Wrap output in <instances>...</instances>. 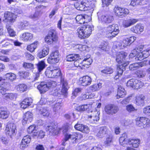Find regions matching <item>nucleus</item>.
Instances as JSON below:
<instances>
[{
	"instance_id": "48",
	"label": "nucleus",
	"mask_w": 150,
	"mask_h": 150,
	"mask_svg": "<svg viewBox=\"0 0 150 150\" xmlns=\"http://www.w3.org/2000/svg\"><path fill=\"white\" fill-rule=\"evenodd\" d=\"M15 96L13 93H6L3 96V98L6 100L13 99Z\"/></svg>"
},
{
	"instance_id": "52",
	"label": "nucleus",
	"mask_w": 150,
	"mask_h": 150,
	"mask_svg": "<svg viewBox=\"0 0 150 150\" xmlns=\"http://www.w3.org/2000/svg\"><path fill=\"white\" fill-rule=\"evenodd\" d=\"M121 10L120 12V16H125L127 15L129 13V10L128 9L126 8H125L121 7Z\"/></svg>"
},
{
	"instance_id": "7",
	"label": "nucleus",
	"mask_w": 150,
	"mask_h": 150,
	"mask_svg": "<svg viewBox=\"0 0 150 150\" xmlns=\"http://www.w3.org/2000/svg\"><path fill=\"white\" fill-rule=\"evenodd\" d=\"M107 30L109 32L108 35L110 38L115 37L119 32L118 26L115 24L108 25L107 28Z\"/></svg>"
},
{
	"instance_id": "16",
	"label": "nucleus",
	"mask_w": 150,
	"mask_h": 150,
	"mask_svg": "<svg viewBox=\"0 0 150 150\" xmlns=\"http://www.w3.org/2000/svg\"><path fill=\"white\" fill-rule=\"evenodd\" d=\"M105 111L108 114H113L116 113L118 110L117 106L114 105L109 104L106 105L105 107Z\"/></svg>"
},
{
	"instance_id": "44",
	"label": "nucleus",
	"mask_w": 150,
	"mask_h": 150,
	"mask_svg": "<svg viewBox=\"0 0 150 150\" xmlns=\"http://www.w3.org/2000/svg\"><path fill=\"white\" fill-rule=\"evenodd\" d=\"M138 82V80L135 79H132L129 80L127 82V86L132 87L134 89V86H135L137 82Z\"/></svg>"
},
{
	"instance_id": "17",
	"label": "nucleus",
	"mask_w": 150,
	"mask_h": 150,
	"mask_svg": "<svg viewBox=\"0 0 150 150\" xmlns=\"http://www.w3.org/2000/svg\"><path fill=\"white\" fill-rule=\"evenodd\" d=\"M91 78L88 76H83L79 79L80 83L83 86L90 85L91 83Z\"/></svg>"
},
{
	"instance_id": "51",
	"label": "nucleus",
	"mask_w": 150,
	"mask_h": 150,
	"mask_svg": "<svg viewBox=\"0 0 150 150\" xmlns=\"http://www.w3.org/2000/svg\"><path fill=\"white\" fill-rule=\"evenodd\" d=\"M6 28L10 37H14L16 35V32L14 31L13 29L11 28V26L7 25Z\"/></svg>"
},
{
	"instance_id": "6",
	"label": "nucleus",
	"mask_w": 150,
	"mask_h": 150,
	"mask_svg": "<svg viewBox=\"0 0 150 150\" xmlns=\"http://www.w3.org/2000/svg\"><path fill=\"white\" fill-rule=\"evenodd\" d=\"M46 76L49 78H55L60 76L61 71L60 69L57 67H52L50 69H47L45 71Z\"/></svg>"
},
{
	"instance_id": "15",
	"label": "nucleus",
	"mask_w": 150,
	"mask_h": 150,
	"mask_svg": "<svg viewBox=\"0 0 150 150\" xmlns=\"http://www.w3.org/2000/svg\"><path fill=\"white\" fill-rule=\"evenodd\" d=\"M60 81L61 84L62 86L61 94L66 96L67 93L68 89L69 88L68 83L66 79L62 78H61Z\"/></svg>"
},
{
	"instance_id": "36",
	"label": "nucleus",
	"mask_w": 150,
	"mask_h": 150,
	"mask_svg": "<svg viewBox=\"0 0 150 150\" xmlns=\"http://www.w3.org/2000/svg\"><path fill=\"white\" fill-rule=\"evenodd\" d=\"M135 40L134 38H126L122 42V44L124 48L125 47L130 45L134 42Z\"/></svg>"
},
{
	"instance_id": "32",
	"label": "nucleus",
	"mask_w": 150,
	"mask_h": 150,
	"mask_svg": "<svg viewBox=\"0 0 150 150\" xmlns=\"http://www.w3.org/2000/svg\"><path fill=\"white\" fill-rule=\"evenodd\" d=\"M49 52V48L48 47L44 48L38 53V57L40 58L45 57L48 54Z\"/></svg>"
},
{
	"instance_id": "10",
	"label": "nucleus",
	"mask_w": 150,
	"mask_h": 150,
	"mask_svg": "<svg viewBox=\"0 0 150 150\" xmlns=\"http://www.w3.org/2000/svg\"><path fill=\"white\" fill-rule=\"evenodd\" d=\"M76 20L78 23L82 24L89 22L91 20V17L90 15L86 14L79 15L76 16Z\"/></svg>"
},
{
	"instance_id": "9",
	"label": "nucleus",
	"mask_w": 150,
	"mask_h": 150,
	"mask_svg": "<svg viewBox=\"0 0 150 150\" xmlns=\"http://www.w3.org/2000/svg\"><path fill=\"white\" fill-rule=\"evenodd\" d=\"M91 115L88 116V120L92 123L96 124L99 120V116L100 112L99 110L91 111Z\"/></svg>"
},
{
	"instance_id": "58",
	"label": "nucleus",
	"mask_w": 150,
	"mask_h": 150,
	"mask_svg": "<svg viewBox=\"0 0 150 150\" xmlns=\"http://www.w3.org/2000/svg\"><path fill=\"white\" fill-rule=\"evenodd\" d=\"M89 8H88V10H90V12H91L94 10L93 8L95 7L96 1L94 0H92L91 1H89Z\"/></svg>"
},
{
	"instance_id": "57",
	"label": "nucleus",
	"mask_w": 150,
	"mask_h": 150,
	"mask_svg": "<svg viewBox=\"0 0 150 150\" xmlns=\"http://www.w3.org/2000/svg\"><path fill=\"white\" fill-rule=\"evenodd\" d=\"M112 138L111 136L108 137L104 142V145L106 147L109 146L112 142Z\"/></svg>"
},
{
	"instance_id": "38",
	"label": "nucleus",
	"mask_w": 150,
	"mask_h": 150,
	"mask_svg": "<svg viewBox=\"0 0 150 150\" xmlns=\"http://www.w3.org/2000/svg\"><path fill=\"white\" fill-rule=\"evenodd\" d=\"M17 90L21 92H23L26 91L27 89V85L25 84H20L16 86Z\"/></svg>"
},
{
	"instance_id": "23",
	"label": "nucleus",
	"mask_w": 150,
	"mask_h": 150,
	"mask_svg": "<svg viewBox=\"0 0 150 150\" xmlns=\"http://www.w3.org/2000/svg\"><path fill=\"white\" fill-rule=\"evenodd\" d=\"M51 105H53V111L55 112H57L60 109L62 105V100L60 99L59 100L52 102H51Z\"/></svg>"
},
{
	"instance_id": "28",
	"label": "nucleus",
	"mask_w": 150,
	"mask_h": 150,
	"mask_svg": "<svg viewBox=\"0 0 150 150\" xmlns=\"http://www.w3.org/2000/svg\"><path fill=\"white\" fill-rule=\"evenodd\" d=\"M102 84L100 83L95 84L90 86L88 88V91L90 93L98 91L101 88Z\"/></svg>"
},
{
	"instance_id": "24",
	"label": "nucleus",
	"mask_w": 150,
	"mask_h": 150,
	"mask_svg": "<svg viewBox=\"0 0 150 150\" xmlns=\"http://www.w3.org/2000/svg\"><path fill=\"white\" fill-rule=\"evenodd\" d=\"M141 141L138 139H129L128 140V144L134 148H137L140 144Z\"/></svg>"
},
{
	"instance_id": "61",
	"label": "nucleus",
	"mask_w": 150,
	"mask_h": 150,
	"mask_svg": "<svg viewBox=\"0 0 150 150\" xmlns=\"http://www.w3.org/2000/svg\"><path fill=\"white\" fill-rule=\"evenodd\" d=\"M142 51H139L138 53L137 52L136 54L137 57L135 58L136 60H142L145 58L142 52H140Z\"/></svg>"
},
{
	"instance_id": "2",
	"label": "nucleus",
	"mask_w": 150,
	"mask_h": 150,
	"mask_svg": "<svg viewBox=\"0 0 150 150\" xmlns=\"http://www.w3.org/2000/svg\"><path fill=\"white\" fill-rule=\"evenodd\" d=\"M56 84V83L54 81L42 82L38 86L37 88L41 93H44L50 88L55 86Z\"/></svg>"
},
{
	"instance_id": "8",
	"label": "nucleus",
	"mask_w": 150,
	"mask_h": 150,
	"mask_svg": "<svg viewBox=\"0 0 150 150\" xmlns=\"http://www.w3.org/2000/svg\"><path fill=\"white\" fill-rule=\"evenodd\" d=\"M16 127L15 124L12 123H9L6 126V133L11 138H12L16 134Z\"/></svg>"
},
{
	"instance_id": "47",
	"label": "nucleus",
	"mask_w": 150,
	"mask_h": 150,
	"mask_svg": "<svg viewBox=\"0 0 150 150\" xmlns=\"http://www.w3.org/2000/svg\"><path fill=\"white\" fill-rule=\"evenodd\" d=\"M27 131L29 134L33 133H34V135L37 136L35 133L36 131V127L34 125L30 126L27 129Z\"/></svg>"
},
{
	"instance_id": "63",
	"label": "nucleus",
	"mask_w": 150,
	"mask_h": 150,
	"mask_svg": "<svg viewBox=\"0 0 150 150\" xmlns=\"http://www.w3.org/2000/svg\"><path fill=\"white\" fill-rule=\"evenodd\" d=\"M45 40L46 42L49 44L55 42L57 41V38H45Z\"/></svg>"
},
{
	"instance_id": "30",
	"label": "nucleus",
	"mask_w": 150,
	"mask_h": 150,
	"mask_svg": "<svg viewBox=\"0 0 150 150\" xmlns=\"http://www.w3.org/2000/svg\"><path fill=\"white\" fill-rule=\"evenodd\" d=\"M144 48V46L142 45L135 48L132 51V52L129 55V58H132L136 56L137 54L136 53L137 52L138 53L139 51H142Z\"/></svg>"
},
{
	"instance_id": "62",
	"label": "nucleus",
	"mask_w": 150,
	"mask_h": 150,
	"mask_svg": "<svg viewBox=\"0 0 150 150\" xmlns=\"http://www.w3.org/2000/svg\"><path fill=\"white\" fill-rule=\"evenodd\" d=\"M121 10V7L118 6H116L114 9V12L115 14L119 17L120 16V12Z\"/></svg>"
},
{
	"instance_id": "54",
	"label": "nucleus",
	"mask_w": 150,
	"mask_h": 150,
	"mask_svg": "<svg viewBox=\"0 0 150 150\" xmlns=\"http://www.w3.org/2000/svg\"><path fill=\"white\" fill-rule=\"evenodd\" d=\"M136 74L139 78H143L145 76L146 74L145 71L141 69L137 71Z\"/></svg>"
},
{
	"instance_id": "21",
	"label": "nucleus",
	"mask_w": 150,
	"mask_h": 150,
	"mask_svg": "<svg viewBox=\"0 0 150 150\" xmlns=\"http://www.w3.org/2000/svg\"><path fill=\"white\" fill-rule=\"evenodd\" d=\"M138 21V19L135 18H132L125 20L123 21L122 25L125 28H128L134 24Z\"/></svg>"
},
{
	"instance_id": "12",
	"label": "nucleus",
	"mask_w": 150,
	"mask_h": 150,
	"mask_svg": "<svg viewBox=\"0 0 150 150\" xmlns=\"http://www.w3.org/2000/svg\"><path fill=\"white\" fill-rule=\"evenodd\" d=\"M59 53L57 50L53 52L48 58V62L50 64L57 63L59 61Z\"/></svg>"
},
{
	"instance_id": "50",
	"label": "nucleus",
	"mask_w": 150,
	"mask_h": 150,
	"mask_svg": "<svg viewBox=\"0 0 150 150\" xmlns=\"http://www.w3.org/2000/svg\"><path fill=\"white\" fill-rule=\"evenodd\" d=\"M144 48L142 50H143L142 52V54L144 55V57L145 58H146L150 55V47H148L147 49H145V46Z\"/></svg>"
},
{
	"instance_id": "43",
	"label": "nucleus",
	"mask_w": 150,
	"mask_h": 150,
	"mask_svg": "<svg viewBox=\"0 0 150 150\" xmlns=\"http://www.w3.org/2000/svg\"><path fill=\"white\" fill-rule=\"evenodd\" d=\"M108 129L106 127H103L100 128L97 134V136L100 137L103 134H105L108 131Z\"/></svg>"
},
{
	"instance_id": "27",
	"label": "nucleus",
	"mask_w": 150,
	"mask_h": 150,
	"mask_svg": "<svg viewBox=\"0 0 150 150\" xmlns=\"http://www.w3.org/2000/svg\"><path fill=\"white\" fill-rule=\"evenodd\" d=\"M146 64L144 62L135 63L130 65L129 68L131 70H134L136 69L137 68L140 67H142L145 66Z\"/></svg>"
},
{
	"instance_id": "19",
	"label": "nucleus",
	"mask_w": 150,
	"mask_h": 150,
	"mask_svg": "<svg viewBox=\"0 0 150 150\" xmlns=\"http://www.w3.org/2000/svg\"><path fill=\"white\" fill-rule=\"evenodd\" d=\"M75 129L83 133H88L90 131V129L86 125L77 123L75 126Z\"/></svg>"
},
{
	"instance_id": "41",
	"label": "nucleus",
	"mask_w": 150,
	"mask_h": 150,
	"mask_svg": "<svg viewBox=\"0 0 150 150\" xmlns=\"http://www.w3.org/2000/svg\"><path fill=\"white\" fill-rule=\"evenodd\" d=\"M39 107L37 108V110H38L39 113L42 115L44 116L48 117L50 114V111L46 108H42L41 109H39Z\"/></svg>"
},
{
	"instance_id": "49",
	"label": "nucleus",
	"mask_w": 150,
	"mask_h": 150,
	"mask_svg": "<svg viewBox=\"0 0 150 150\" xmlns=\"http://www.w3.org/2000/svg\"><path fill=\"white\" fill-rule=\"evenodd\" d=\"M57 36L56 30L54 29H51L48 32L47 38H56Z\"/></svg>"
},
{
	"instance_id": "64",
	"label": "nucleus",
	"mask_w": 150,
	"mask_h": 150,
	"mask_svg": "<svg viewBox=\"0 0 150 150\" xmlns=\"http://www.w3.org/2000/svg\"><path fill=\"white\" fill-rule=\"evenodd\" d=\"M28 25V23L27 21H24L23 22H21L18 23V26L19 28L23 29L25 27Z\"/></svg>"
},
{
	"instance_id": "25",
	"label": "nucleus",
	"mask_w": 150,
	"mask_h": 150,
	"mask_svg": "<svg viewBox=\"0 0 150 150\" xmlns=\"http://www.w3.org/2000/svg\"><path fill=\"white\" fill-rule=\"evenodd\" d=\"M32 100L31 98H26L20 103L21 107L23 109H25L31 105Z\"/></svg>"
},
{
	"instance_id": "42",
	"label": "nucleus",
	"mask_w": 150,
	"mask_h": 150,
	"mask_svg": "<svg viewBox=\"0 0 150 150\" xmlns=\"http://www.w3.org/2000/svg\"><path fill=\"white\" fill-rule=\"evenodd\" d=\"M146 0H132L130 5L134 6L136 5H142L146 3Z\"/></svg>"
},
{
	"instance_id": "39",
	"label": "nucleus",
	"mask_w": 150,
	"mask_h": 150,
	"mask_svg": "<svg viewBox=\"0 0 150 150\" xmlns=\"http://www.w3.org/2000/svg\"><path fill=\"white\" fill-rule=\"evenodd\" d=\"M102 69L100 71L102 73L104 74H110L114 71L113 69L110 67H107Z\"/></svg>"
},
{
	"instance_id": "53",
	"label": "nucleus",
	"mask_w": 150,
	"mask_h": 150,
	"mask_svg": "<svg viewBox=\"0 0 150 150\" xmlns=\"http://www.w3.org/2000/svg\"><path fill=\"white\" fill-rule=\"evenodd\" d=\"M74 6L77 10L81 11H85L86 9H84V8H83V5H82L81 2L80 3L78 2L74 4Z\"/></svg>"
},
{
	"instance_id": "13",
	"label": "nucleus",
	"mask_w": 150,
	"mask_h": 150,
	"mask_svg": "<svg viewBox=\"0 0 150 150\" xmlns=\"http://www.w3.org/2000/svg\"><path fill=\"white\" fill-rule=\"evenodd\" d=\"M46 130L49 132V134L51 135H56L58 134L61 130V129L57 127L56 125L51 124L50 125L46 127Z\"/></svg>"
},
{
	"instance_id": "18",
	"label": "nucleus",
	"mask_w": 150,
	"mask_h": 150,
	"mask_svg": "<svg viewBox=\"0 0 150 150\" xmlns=\"http://www.w3.org/2000/svg\"><path fill=\"white\" fill-rule=\"evenodd\" d=\"M144 28V26L142 24L138 23L132 27L130 28V30L133 33L139 34L143 31Z\"/></svg>"
},
{
	"instance_id": "55",
	"label": "nucleus",
	"mask_w": 150,
	"mask_h": 150,
	"mask_svg": "<svg viewBox=\"0 0 150 150\" xmlns=\"http://www.w3.org/2000/svg\"><path fill=\"white\" fill-rule=\"evenodd\" d=\"M99 47L103 50L106 51L109 49V46L106 42H103L99 46Z\"/></svg>"
},
{
	"instance_id": "14",
	"label": "nucleus",
	"mask_w": 150,
	"mask_h": 150,
	"mask_svg": "<svg viewBox=\"0 0 150 150\" xmlns=\"http://www.w3.org/2000/svg\"><path fill=\"white\" fill-rule=\"evenodd\" d=\"M4 21H9L11 23H13L16 20L17 18L16 15L11 12L6 11L4 13Z\"/></svg>"
},
{
	"instance_id": "26",
	"label": "nucleus",
	"mask_w": 150,
	"mask_h": 150,
	"mask_svg": "<svg viewBox=\"0 0 150 150\" xmlns=\"http://www.w3.org/2000/svg\"><path fill=\"white\" fill-rule=\"evenodd\" d=\"M9 115L10 112L8 110L4 108H0V118L6 119Z\"/></svg>"
},
{
	"instance_id": "35",
	"label": "nucleus",
	"mask_w": 150,
	"mask_h": 150,
	"mask_svg": "<svg viewBox=\"0 0 150 150\" xmlns=\"http://www.w3.org/2000/svg\"><path fill=\"white\" fill-rule=\"evenodd\" d=\"M127 136L126 134H123L119 139V142L120 144L122 146L128 143L127 139Z\"/></svg>"
},
{
	"instance_id": "11",
	"label": "nucleus",
	"mask_w": 150,
	"mask_h": 150,
	"mask_svg": "<svg viewBox=\"0 0 150 150\" xmlns=\"http://www.w3.org/2000/svg\"><path fill=\"white\" fill-rule=\"evenodd\" d=\"M98 20L100 23H109L113 21L114 18L112 16L108 14L100 15L98 13Z\"/></svg>"
},
{
	"instance_id": "46",
	"label": "nucleus",
	"mask_w": 150,
	"mask_h": 150,
	"mask_svg": "<svg viewBox=\"0 0 150 150\" xmlns=\"http://www.w3.org/2000/svg\"><path fill=\"white\" fill-rule=\"evenodd\" d=\"M5 76L6 79H9L11 81L15 80L16 78V75L15 74L11 73L6 74L5 75Z\"/></svg>"
},
{
	"instance_id": "45",
	"label": "nucleus",
	"mask_w": 150,
	"mask_h": 150,
	"mask_svg": "<svg viewBox=\"0 0 150 150\" xmlns=\"http://www.w3.org/2000/svg\"><path fill=\"white\" fill-rule=\"evenodd\" d=\"M38 71L41 72L45 67V64L43 61H40L37 64Z\"/></svg>"
},
{
	"instance_id": "29",
	"label": "nucleus",
	"mask_w": 150,
	"mask_h": 150,
	"mask_svg": "<svg viewBox=\"0 0 150 150\" xmlns=\"http://www.w3.org/2000/svg\"><path fill=\"white\" fill-rule=\"evenodd\" d=\"M96 103L93 102V103H90L89 104L79 106L76 107V110L79 111H84L88 108L90 106L92 105H94Z\"/></svg>"
},
{
	"instance_id": "4",
	"label": "nucleus",
	"mask_w": 150,
	"mask_h": 150,
	"mask_svg": "<svg viewBox=\"0 0 150 150\" xmlns=\"http://www.w3.org/2000/svg\"><path fill=\"white\" fill-rule=\"evenodd\" d=\"M136 124L141 129H148L150 127V120L143 117L138 118L136 120Z\"/></svg>"
},
{
	"instance_id": "1",
	"label": "nucleus",
	"mask_w": 150,
	"mask_h": 150,
	"mask_svg": "<svg viewBox=\"0 0 150 150\" xmlns=\"http://www.w3.org/2000/svg\"><path fill=\"white\" fill-rule=\"evenodd\" d=\"M127 55V54L124 52L117 53L116 61L118 64H121L117 65L116 74L114 77L115 79H118L122 76L123 71L125 70V67L129 64V62L125 59Z\"/></svg>"
},
{
	"instance_id": "22",
	"label": "nucleus",
	"mask_w": 150,
	"mask_h": 150,
	"mask_svg": "<svg viewBox=\"0 0 150 150\" xmlns=\"http://www.w3.org/2000/svg\"><path fill=\"white\" fill-rule=\"evenodd\" d=\"M31 140V138L30 136L27 135L24 136L20 144L19 147L22 149H23L26 147L27 145L29 143Z\"/></svg>"
},
{
	"instance_id": "5",
	"label": "nucleus",
	"mask_w": 150,
	"mask_h": 150,
	"mask_svg": "<svg viewBox=\"0 0 150 150\" xmlns=\"http://www.w3.org/2000/svg\"><path fill=\"white\" fill-rule=\"evenodd\" d=\"M82 138V135L78 133L74 132L71 134H67L65 135L64 139L62 140V144L64 145L65 142L69 139L74 143L77 142L79 140L81 139Z\"/></svg>"
},
{
	"instance_id": "59",
	"label": "nucleus",
	"mask_w": 150,
	"mask_h": 150,
	"mask_svg": "<svg viewBox=\"0 0 150 150\" xmlns=\"http://www.w3.org/2000/svg\"><path fill=\"white\" fill-rule=\"evenodd\" d=\"M39 16V13L38 11H36L35 13L30 15L29 17L34 20H36L38 18Z\"/></svg>"
},
{
	"instance_id": "60",
	"label": "nucleus",
	"mask_w": 150,
	"mask_h": 150,
	"mask_svg": "<svg viewBox=\"0 0 150 150\" xmlns=\"http://www.w3.org/2000/svg\"><path fill=\"white\" fill-rule=\"evenodd\" d=\"M51 100H48L47 99L45 98H41L40 102L39 104L40 105H43V104H45L46 103L48 105H51Z\"/></svg>"
},
{
	"instance_id": "40",
	"label": "nucleus",
	"mask_w": 150,
	"mask_h": 150,
	"mask_svg": "<svg viewBox=\"0 0 150 150\" xmlns=\"http://www.w3.org/2000/svg\"><path fill=\"white\" fill-rule=\"evenodd\" d=\"M38 41H36L30 45H28L27 47V50L31 52H33L38 47Z\"/></svg>"
},
{
	"instance_id": "34",
	"label": "nucleus",
	"mask_w": 150,
	"mask_h": 150,
	"mask_svg": "<svg viewBox=\"0 0 150 150\" xmlns=\"http://www.w3.org/2000/svg\"><path fill=\"white\" fill-rule=\"evenodd\" d=\"M79 55L78 54H69L67 56V60L68 62L74 61L76 59H79Z\"/></svg>"
},
{
	"instance_id": "37",
	"label": "nucleus",
	"mask_w": 150,
	"mask_h": 150,
	"mask_svg": "<svg viewBox=\"0 0 150 150\" xmlns=\"http://www.w3.org/2000/svg\"><path fill=\"white\" fill-rule=\"evenodd\" d=\"M145 97L144 96L139 95L136 96V104L138 105H143L144 103V100Z\"/></svg>"
},
{
	"instance_id": "56",
	"label": "nucleus",
	"mask_w": 150,
	"mask_h": 150,
	"mask_svg": "<svg viewBox=\"0 0 150 150\" xmlns=\"http://www.w3.org/2000/svg\"><path fill=\"white\" fill-rule=\"evenodd\" d=\"M81 3L83 5L84 9H86L85 11L88 10L89 7V1L88 0H83L81 1Z\"/></svg>"
},
{
	"instance_id": "31",
	"label": "nucleus",
	"mask_w": 150,
	"mask_h": 150,
	"mask_svg": "<svg viewBox=\"0 0 150 150\" xmlns=\"http://www.w3.org/2000/svg\"><path fill=\"white\" fill-rule=\"evenodd\" d=\"M126 94V92L125 89L122 87L120 86L119 87L117 94L116 96L117 99H119L120 98L124 97Z\"/></svg>"
},
{
	"instance_id": "33",
	"label": "nucleus",
	"mask_w": 150,
	"mask_h": 150,
	"mask_svg": "<svg viewBox=\"0 0 150 150\" xmlns=\"http://www.w3.org/2000/svg\"><path fill=\"white\" fill-rule=\"evenodd\" d=\"M92 62V60L90 58V55H87L86 57H85L82 61L83 65L84 66V67H87V66L91 65Z\"/></svg>"
},
{
	"instance_id": "3",
	"label": "nucleus",
	"mask_w": 150,
	"mask_h": 150,
	"mask_svg": "<svg viewBox=\"0 0 150 150\" xmlns=\"http://www.w3.org/2000/svg\"><path fill=\"white\" fill-rule=\"evenodd\" d=\"M92 28L89 25H84L77 29V32L79 38H88L91 34Z\"/></svg>"
},
{
	"instance_id": "20",
	"label": "nucleus",
	"mask_w": 150,
	"mask_h": 150,
	"mask_svg": "<svg viewBox=\"0 0 150 150\" xmlns=\"http://www.w3.org/2000/svg\"><path fill=\"white\" fill-rule=\"evenodd\" d=\"M33 114L30 112L28 111L24 114L22 121L23 125L26 124L28 122H31L33 120Z\"/></svg>"
}]
</instances>
